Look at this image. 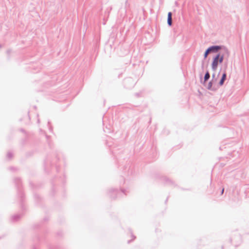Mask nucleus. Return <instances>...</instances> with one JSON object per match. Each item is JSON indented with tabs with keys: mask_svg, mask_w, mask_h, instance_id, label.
Returning a JSON list of instances; mask_svg holds the SVG:
<instances>
[{
	"mask_svg": "<svg viewBox=\"0 0 249 249\" xmlns=\"http://www.w3.org/2000/svg\"><path fill=\"white\" fill-rule=\"evenodd\" d=\"M7 53L9 54L10 53V51H7Z\"/></svg>",
	"mask_w": 249,
	"mask_h": 249,
	"instance_id": "obj_9",
	"label": "nucleus"
},
{
	"mask_svg": "<svg viewBox=\"0 0 249 249\" xmlns=\"http://www.w3.org/2000/svg\"><path fill=\"white\" fill-rule=\"evenodd\" d=\"M203 78H210V74L208 71L206 72Z\"/></svg>",
	"mask_w": 249,
	"mask_h": 249,
	"instance_id": "obj_7",
	"label": "nucleus"
},
{
	"mask_svg": "<svg viewBox=\"0 0 249 249\" xmlns=\"http://www.w3.org/2000/svg\"><path fill=\"white\" fill-rule=\"evenodd\" d=\"M167 18H172V13L171 12H168Z\"/></svg>",
	"mask_w": 249,
	"mask_h": 249,
	"instance_id": "obj_8",
	"label": "nucleus"
},
{
	"mask_svg": "<svg viewBox=\"0 0 249 249\" xmlns=\"http://www.w3.org/2000/svg\"><path fill=\"white\" fill-rule=\"evenodd\" d=\"M167 24L169 26L172 25V18H167Z\"/></svg>",
	"mask_w": 249,
	"mask_h": 249,
	"instance_id": "obj_6",
	"label": "nucleus"
},
{
	"mask_svg": "<svg viewBox=\"0 0 249 249\" xmlns=\"http://www.w3.org/2000/svg\"><path fill=\"white\" fill-rule=\"evenodd\" d=\"M134 238H134V237H133V236H132V239H131V240H134Z\"/></svg>",
	"mask_w": 249,
	"mask_h": 249,
	"instance_id": "obj_10",
	"label": "nucleus"
},
{
	"mask_svg": "<svg viewBox=\"0 0 249 249\" xmlns=\"http://www.w3.org/2000/svg\"><path fill=\"white\" fill-rule=\"evenodd\" d=\"M220 72H222V75L220 78H226L227 75L226 72L224 71H222L221 70L220 71H219L217 75H216V72H213L212 74V78H215L216 77H219L220 76Z\"/></svg>",
	"mask_w": 249,
	"mask_h": 249,
	"instance_id": "obj_4",
	"label": "nucleus"
},
{
	"mask_svg": "<svg viewBox=\"0 0 249 249\" xmlns=\"http://www.w3.org/2000/svg\"><path fill=\"white\" fill-rule=\"evenodd\" d=\"M227 53H218L213 58L212 63V68L213 71H215L217 70L218 63L223 62L225 56Z\"/></svg>",
	"mask_w": 249,
	"mask_h": 249,
	"instance_id": "obj_2",
	"label": "nucleus"
},
{
	"mask_svg": "<svg viewBox=\"0 0 249 249\" xmlns=\"http://www.w3.org/2000/svg\"><path fill=\"white\" fill-rule=\"evenodd\" d=\"M1 47V46L0 45V48Z\"/></svg>",
	"mask_w": 249,
	"mask_h": 249,
	"instance_id": "obj_12",
	"label": "nucleus"
},
{
	"mask_svg": "<svg viewBox=\"0 0 249 249\" xmlns=\"http://www.w3.org/2000/svg\"><path fill=\"white\" fill-rule=\"evenodd\" d=\"M210 53H211L210 52L209 49L208 48L206 50V51H205L204 53V59L207 58L208 54H210Z\"/></svg>",
	"mask_w": 249,
	"mask_h": 249,
	"instance_id": "obj_5",
	"label": "nucleus"
},
{
	"mask_svg": "<svg viewBox=\"0 0 249 249\" xmlns=\"http://www.w3.org/2000/svg\"><path fill=\"white\" fill-rule=\"evenodd\" d=\"M224 188H223V189H222V194H223V192H224Z\"/></svg>",
	"mask_w": 249,
	"mask_h": 249,
	"instance_id": "obj_11",
	"label": "nucleus"
},
{
	"mask_svg": "<svg viewBox=\"0 0 249 249\" xmlns=\"http://www.w3.org/2000/svg\"><path fill=\"white\" fill-rule=\"evenodd\" d=\"M210 53H227V55L229 56L230 53L228 49L222 45H213L208 48Z\"/></svg>",
	"mask_w": 249,
	"mask_h": 249,
	"instance_id": "obj_3",
	"label": "nucleus"
},
{
	"mask_svg": "<svg viewBox=\"0 0 249 249\" xmlns=\"http://www.w3.org/2000/svg\"><path fill=\"white\" fill-rule=\"evenodd\" d=\"M217 80V79H204L201 82L207 89H215L223 84L225 79H221L218 83Z\"/></svg>",
	"mask_w": 249,
	"mask_h": 249,
	"instance_id": "obj_1",
	"label": "nucleus"
}]
</instances>
